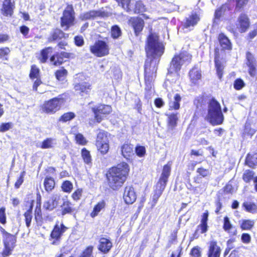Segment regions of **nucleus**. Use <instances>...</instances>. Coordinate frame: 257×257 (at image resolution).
Returning a JSON list of instances; mask_svg holds the SVG:
<instances>
[{"label":"nucleus","instance_id":"4","mask_svg":"<svg viewBox=\"0 0 257 257\" xmlns=\"http://www.w3.org/2000/svg\"><path fill=\"white\" fill-rule=\"evenodd\" d=\"M191 55L186 52H181L174 56L168 69V75L174 74L178 76V72L181 69L183 65H187L191 60Z\"/></svg>","mask_w":257,"mask_h":257},{"label":"nucleus","instance_id":"30","mask_svg":"<svg viewBox=\"0 0 257 257\" xmlns=\"http://www.w3.org/2000/svg\"><path fill=\"white\" fill-rule=\"evenodd\" d=\"M181 100V97L179 94H176L174 96L173 100H171L169 103L170 109L177 110L180 108V102Z\"/></svg>","mask_w":257,"mask_h":257},{"label":"nucleus","instance_id":"39","mask_svg":"<svg viewBox=\"0 0 257 257\" xmlns=\"http://www.w3.org/2000/svg\"><path fill=\"white\" fill-rule=\"evenodd\" d=\"M243 206L249 212L254 213L257 211V206L253 203L245 202L243 203Z\"/></svg>","mask_w":257,"mask_h":257},{"label":"nucleus","instance_id":"47","mask_svg":"<svg viewBox=\"0 0 257 257\" xmlns=\"http://www.w3.org/2000/svg\"><path fill=\"white\" fill-rule=\"evenodd\" d=\"M190 257H201V250L199 246H195L192 248L190 253Z\"/></svg>","mask_w":257,"mask_h":257},{"label":"nucleus","instance_id":"37","mask_svg":"<svg viewBox=\"0 0 257 257\" xmlns=\"http://www.w3.org/2000/svg\"><path fill=\"white\" fill-rule=\"evenodd\" d=\"M52 48L48 47L42 50L40 60L42 63H45L48 58L49 54L52 52Z\"/></svg>","mask_w":257,"mask_h":257},{"label":"nucleus","instance_id":"20","mask_svg":"<svg viewBox=\"0 0 257 257\" xmlns=\"http://www.w3.org/2000/svg\"><path fill=\"white\" fill-rule=\"evenodd\" d=\"M220 253L221 249L217 242L214 240L210 241L207 253L208 257H220Z\"/></svg>","mask_w":257,"mask_h":257},{"label":"nucleus","instance_id":"35","mask_svg":"<svg viewBox=\"0 0 257 257\" xmlns=\"http://www.w3.org/2000/svg\"><path fill=\"white\" fill-rule=\"evenodd\" d=\"M159 187V189L156 190L152 197V206L154 207L156 205L159 198L162 194L164 189L162 188V186L161 185L158 186Z\"/></svg>","mask_w":257,"mask_h":257},{"label":"nucleus","instance_id":"11","mask_svg":"<svg viewBox=\"0 0 257 257\" xmlns=\"http://www.w3.org/2000/svg\"><path fill=\"white\" fill-rule=\"evenodd\" d=\"M92 109L94 114L95 119L98 122H100L104 119L105 115L109 114L112 111L111 106L105 104H99L93 107Z\"/></svg>","mask_w":257,"mask_h":257},{"label":"nucleus","instance_id":"13","mask_svg":"<svg viewBox=\"0 0 257 257\" xmlns=\"http://www.w3.org/2000/svg\"><path fill=\"white\" fill-rule=\"evenodd\" d=\"M60 197V193H53L48 200L44 202L43 208L49 211L53 210L58 206Z\"/></svg>","mask_w":257,"mask_h":257},{"label":"nucleus","instance_id":"64","mask_svg":"<svg viewBox=\"0 0 257 257\" xmlns=\"http://www.w3.org/2000/svg\"><path fill=\"white\" fill-rule=\"evenodd\" d=\"M246 58L247 59L246 64L255 63V60L253 55L249 52H247L246 53Z\"/></svg>","mask_w":257,"mask_h":257},{"label":"nucleus","instance_id":"12","mask_svg":"<svg viewBox=\"0 0 257 257\" xmlns=\"http://www.w3.org/2000/svg\"><path fill=\"white\" fill-rule=\"evenodd\" d=\"M16 241V239L14 235L8 233L5 234L4 239L5 248L2 254L3 257H7L11 254Z\"/></svg>","mask_w":257,"mask_h":257},{"label":"nucleus","instance_id":"8","mask_svg":"<svg viewBox=\"0 0 257 257\" xmlns=\"http://www.w3.org/2000/svg\"><path fill=\"white\" fill-rule=\"evenodd\" d=\"M90 51L94 56L102 57L109 54V48L106 42L98 40L93 45L90 46Z\"/></svg>","mask_w":257,"mask_h":257},{"label":"nucleus","instance_id":"62","mask_svg":"<svg viewBox=\"0 0 257 257\" xmlns=\"http://www.w3.org/2000/svg\"><path fill=\"white\" fill-rule=\"evenodd\" d=\"M241 241L244 243H248L251 240V237L248 233H243L241 237Z\"/></svg>","mask_w":257,"mask_h":257},{"label":"nucleus","instance_id":"56","mask_svg":"<svg viewBox=\"0 0 257 257\" xmlns=\"http://www.w3.org/2000/svg\"><path fill=\"white\" fill-rule=\"evenodd\" d=\"M245 85L244 81L240 78L236 79L234 82V87L236 90H240Z\"/></svg>","mask_w":257,"mask_h":257},{"label":"nucleus","instance_id":"63","mask_svg":"<svg viewBox=\"0 0 257 257\" xmlns=\"http://www.w3.org/2000/svg\"><path fill=\"white\" fill-rule=\"evenodd\" d=\"M75 44L77 46H82L84 44V40L82 36H77L74 38Z\"/></svg>","mask_w":257,"mask_h":257},{"label":"nucleus","instance_id":"46","mask_svg":"<svg viewBox=\"0 0 257 257\" xmlns=\"http://www.w3.org/2000/svg\"><path fill=\"white\" fill-rule=\"evenodd\" d=\"M121 34L120 29L117 26H114L111 28V34L114 39L118 38Z\"/></svg>","mask_w":257,"mask_h":257},{"label":"nucleus","instance_id":"27","mask_svg":"<svg viewBox=\"0 0 257 257\" xmlns=\"http://www.w3.org/2000/svg\"><path fill=\"white\" fill-rule=\"evenodd\" d=\"M132 24L137 35L142 30L144 27V21L140 18H134L132 20Z\"/></svg>","mask_w":257,"mask_h":257},{"label":"nucleus","instance_id":"34","mask_svg":"<svg viewBox=\"0 0 257 257\" xmlns=\"http://www.w3.org/2000/svg\"><path fill=\"white\" fill-rule=\"evenodd\" d=\"M254 225V220L250 219L242 220L240 223V227L242 230H250Z\"/></svg>","mask_w":257,"mask_h":257},{"label":"nucleus","instance_id":"16","mask_svg":"<svg viewBox=\"0 0 257 257\" xmlns=\"http://www.w3.org/2000/svg\"><path fill=\"white\" fill-rule=\"evenodd\" d=\"M171 164L168 163L163 167L162 172L157 186L161 185L165 189L168 182V179L170 175Z\"/></svg>","mask_w":257,"mask_h":257},{"label":"nucleus","instance_id":"5","mask_svg":"<svg viewBox=\"0 0 257 257\" xmlns=\"http://www.w3.org/2000/svg\"><path fill=\"white\" fill-rule=\"evenodd\" d=\"M107 132L99 130L98 133L95 141V146L97 150L102 155H105L109 149V139Z\"/></svg>","mask_w":257,"mask_h":257},{"label":"nucleus","instance_id":"6","mask_svg":"<svg viewBox=\"0 0 257 257\" xmlns=\"http://www.w3.org/2000/svg\"><path fill=\"white\" fill-rule=\"evenodd\" d=\"M122 8L130 13L139 14L143 12L144 6L141 2H137L135 4L131 0H115Z\"/></svg>","mask_w":257,"mask_h":257},{"label":"nucleus","instance_id":"18","mask_svg":"<svg viewBox=\"0 0 257 257\" xmlns=\"http://www.w3.org/2000/svg\"><path fill=\"white\" fill-rule=\"evenodd\" d=\"M237 28L240 33H244L247 31L249 26V19L245 14H241L238 18Z\"/></svg>","mask_w":257,"mask_h":257},{"label":"nucleus","instance_id":"55","mask_svg":"<svg viewBox=\"0 0 257 257\" xmlns=\"http://www.w3.org/2000/svg\"><path fill=\"white\" fill-rule=\"evenodd\" d=\"M26 172L25 171H23L21 173L19 178L18 179L17 181L15 184V187L16 188L18 189L20 188V186L24 182V177L25 176Z\"/></svg>","mask_w":257,"mask_h":257},{"label":"nucleus","instance_id":"49","mask_svg":"<svg viewBox=\"0 0 257 257\" xmlns=\"http://www.w3.org/2000/svg\"><path fill=\"white\" fill-rule=\"evenodd\" d=\"M75 140L77 144L82 146L85 145L87 143L86 139L80 133L76 135Z\"/></svg>","mask_w":257,"mask_h":257},{"label":"nucleus","instance_id":"29","mask_svg":"<svg viewBox=\"0 0 257 257\" xmlns=\"http://www.w3.org/2000/svg\"><path fill=\"white\" fill-rule=\"evenodd\" d=\"M102 16V13L99 11H91L81 15V17L83 20L92 19L97 17Z\"/></svg>","mask_w":257,"mask_h":257},{"label":"nucleus","instance_id":"32","mask_svg":"<svg viewBox=\"0 0 257 257\" xmlns=\"http://www.w3.org/2000/svg\"><path fill=\"white\" fill-rule=\"evenodd\" d=\"M64 33L59 29H55L52 33L51 36L49 38L48 41L52 42L59 40L64 37Z\"/></svg>","mask_w":257,"mask_h":257},{"label":"nucleus","instance_id":"2","mask_svg":"<svg viewBox=\"0 0 257 257\" xmlns=\"http://www.w3.org/2000/svg\"><path fill=\"white\" fill-rule=\"evenodd\" d=\"M207 119L213 125H219L223 121L220 104L214 98L211 99L208 103Z\"/></svg>","mask_w":257,"mask_h":257},{"label":"nucleus","instance_id":"41","mask_svg":"<svg viewBox=\"0 0 257 257\" xmlns=\"http://www.w3.org/2000/svg\"><path fill=\"white\" fill-rule=\"evenodd\" d=\"M246 163L250 167H251L252 165L257 164V153L252 156L249 154H248L246 158Z\"/></svg>","mask_w":257,"mask_h":257},{"label":"nucleus","instance_id":"14","mask_svg":"<svg viewBox=\"0 0 257 257\" xmlns=\"http://www.w3.org/2000/svg\"><path fill=\"white\" fill-rule=\"evenodd\" d=\"M199 15L195 12H192L191 14L187 17L184 23V27L191 30L200 21Z\"/></svg>","mask_w":257,"mask_h":257},{"label":"nucleus","instance_id":"19","mask_svg":"<svg viewBox=\"0 0 257 257\" xmlns=\"http://www.w3.org/2000/svg\"><path fill=\"white\" fill-rule=\"evenodd\" d=\"M14 8V1L5 0L1 10L2 14L5 16H11L13 13Z\"/></svg>","mask_w":257,"mask_h":257},{"label":"nucleus","instance_id":"24","mask_svg":"<svg viewBox=\"0 0 257 257\" xmlns=\"http://www.w3.org/2000/svg\"><path fill=\"white\" fill-rule=\"evenodd\" d=\"M106 206V201L104 200H102L98 202L94 206L92 211L90 213L91 217L94 218L97 216L99 212L101 211H103Z\"/></svg>","mask_w":257,"mask_h":257},{"label":"nucleus","instance_id":"40","mask_svg":"<svg viewBox=\"0 0 257 257\" xmlns=\"http://www.w3.org/2000/svg\"><path fill=\"white\" fill-rule=\"evenodd\" d=\"M26 224L27 227H29L31 225V220L32 219V206L25 213Z\"/></svg>","mask_w":257,"mask_h":257},{"label":"nucleus","instance_id":"26","mask_svg":"<svg viewBox=\"0 0 257 257\" xmlns=\"http://www.w3.org/2000/svg\"><path fill=\"white\" fill-rule=\"evenodd\" d=\"M178 113H168V126L169 130H173L177 125L178 119Z\"/></svg>","mask_w":257,"mask_h":257},{"label":"nucleus","instance_id":"54","mask_svg":"<svg viewBox=\"0 0 257 257\" xmlns=\"http://www.w3.org/2000/svg\"><path fill=\"white\" fill-rule=\"evenodd\" d=\"M7 222L6 208L4 207L0 208V223L4 225Z\"/></svg>","mask_w":257,"mask_h":257},{"label":"nucleus","instance_id":"25","mask_svg":"<svg viewBox=\"0 0 257 257\" xmlns=\"http://www.w3.org/2000/svg\"><path fill=\"white\" fill-rule=\"evenodd\" d=\"M112 247L111 241L105 238H101L99 240L98 249L103 253H107Z\"/></svg>","mask_w":257,"mask_h":257},{"label":"nucleus","instance_id":"1","mask_svg":"<svg viewBox=\"0 0 257 257\" xmlns=\"http://www.w3.org/2000/svg\"><path fill=\"white\" fill-rule=\"evenodd\" d=\"M130 171L126 163L122 162L111 168L107 174L108 185L113 190H118L125 181Z\"/></svg>","mask_w":257,"mask_h":257},{"label":"nucleus","instance_id":"33","mask_svg":"<svg viewBox=\"0 0 257 257\" xmlns=\"http://www.w3.org/2000/svg\"><path fill=\"white\" fill-rule=\"evenodd\" d=\"M44 185L45 190L47 192H50L54 188L55 186V182L51 177H46L44 182Z\"/></svg>","mask_w":257,"mask_h":257},{"label":"nucleus","instance_id":"36","mask_svg":"<svg viewBox=\"0 0 257 257\" xmlns=\"http://www.w3.org/2000/svg\"><path fill=\"white\" fill-rule=\"evenodd\" d=\"M81 156L85 163L89 164L91 163L92 159L90 152L88 151L86 148H83L82 149Z\"/></svg>","mask_w":257,"mask_h":257},{"label":"nucleus","instance_id":"44","mask_svg":"<svg viewBox=\"0 0 257 257\" xmlns=\"http://www.w3.org/2000/svg\"><path fill=\"white\" fill-rule=\"evenodd\" d=\"M63 59L64 58L58 54H57L56 55L51 57L50 61L53 63L54 65H60L63 63L64 61Z\"/></svg>","mask_w":257,"mask_h":257},{"label":"nucleus","instance_id":"3","mask_svg":"<svg viewBox=\"0 0 257 257\" xmlns=\"http://www.w3.org/2000/svg\"><path fill=\"white\" fill-rule=\"evenodd\" d=\"M148 57L154 58L160 57L164 52L163 44L159 41V36L155 33H151L148 38L146 47Z\"/></svg>","mask_w":257,"mask_h":257},{"label":"nucleus","instance_id":"58","mask_svg":"<svg viewBox=\"0 0 257 257\" xmlns=\"http://www.w3.org/2000/svg\"><path fill=\"white\" fill-rule=\"evenodd\" d=\"M247 65L248 67V73L249 75L252 77L254 76L256 74V68L255 63L247 64Z\"/></svg>","mask_w":257,"mask_h":257},{"label":"nucleus","instance_id":"9","mask_svg":"<svg viewBox=\"0 0 257 257\" xmlns=\"http://www.w3.org/2000/svg\"><path fill=\"white\" fill-rule=\"evenodd\" d=\"M64 101L61 96L52 98L44 103L42 107L43 111L46 113H54L60 109Z\"/></svg>","mask_w":257,"mask_h":257},{"label":"nucleus","instance_id":"42","mask_svg":"<svg viewBox=\"0 0 257 257\" xmlns=\"http://www.w3.org/2000/svg\"><path fill=\"white\" fill-rule=\"evenodd\" d=\"M61 188L64 192L69 193L73 189V184L69 181H65L63 182Z\"/></svg>","mask_w":257,"mask_h":257},{"label":"nucleus","instance_id":"51","mask_svg":"<svg viewBox=\"0 0 257 257\" xmlns=\"http://www.w3.org/2000/svg\"><path fill=\"white\" fill-rule=\"evenodd\" d=\"M135 152L138 156L143 157L146 154V148L142 146H137L136 147Z\"/></svg>","mask_w":257,"mask_h":257},{"label":"nucleus","instance_id":"21","mask_svg":"<svg viewBox=\"0 0 257 257\" xmlns=\"http://www.w3.org/2000/svg\"><path fill=\"white\" fill-rule=\"evenodd\" d=\"M200 70L197 67L193 68L189 72V77L191 82L196 84L201 78Z\"/></svg>","mask_w":257,"mask_h":257},{"label":"nucleus","instance_id":"60","mask_svg":"<svg viewBox=\"0 0 257 257\" xmlns=\"http://www.w3.org/2000/svg\"><path fill=\"white\" fill-rule=\"evenodd\" d=\"M151 64H149L148 62L147 61L146 62L145 65V79L146 81H149L150 80V77H149V73H150V68H149Z\"/></svg>","mask_w":257,"mask_h":257},{"label":"nucleus","instance_id":"52","mask_svg":"<svg viewBox=\"0 0 257 257\" xmlns=\"http://www.w3.org/2000/svg\"><path fill=\"white\" fill-rule=\"evenodd\" d=\"M75 114L73 112H70L65 113L61 116V117L60 118V120L62 121L63 122H66L73 118Z\"/></svg>","mask_w":257,"mask_h":257},{"label":"nucleus","instance_id":"15","mask_svg":"<svg viewBox=\"0 0 257 257\" xmlns=\"http://www.w3.org/2000/svg\"><path fill=\"white\" fill-rule=\"evenodd\" d=\"M123 198L125 203L133 204L136 200L137 196L134 188L132 186H126L124 189Z\"/></svg>","mask_w":257,"mask_h":257},{"label":"nucleus","instance_id":"17","mask_svg":"<svg viewBox=\"0 0 257 257\" xmlns=\"http://www.w3.org/2000/svg\"><path fill=\"white\" fill-rule=\"evenodd\" d=\"M66 229L67 228L63 223H61L60 226L58 224H56L55 225L51 233V237L56 240L53 242V244H55L57 243V241L60 238L61 236L66 231Z\"/></svg>","mask_w":257,"mask_h":257},{"label":"nucleus","instance_id":"10","mask_svg":"<svg viewBox=\"0 0 257 257\" xmlns=\"http://www.w3.org/2000/svg\"><path fill=\"white\" fill-rule=\"evenodd\" d=\"M84 76L79 74L78 77L75 78L74 84V89L77 93L81 95L83 93L88 94L91 90V84L87 81H83Z\"/></svg>","mask_w":257,"mask_h":257},{"label":"nucleus","instance_id":"45","mask_svg":"<svg viewBox=\"0 0 257 257\" xmlns=\"http://www.w3.org/2000/svg\"><path fill=\"white\" fill-rule=\"evenodd\" d=\"M254 173L250 170H246L243 175V179L245 182H250L253 178Z\"/></svg>","mask_w":257,"mask_h":257},{"label":"nucleus","instance_id":"38","mask_svg":"<svg viewBox=\"0 0 257 257\" xmlns=\"http://www.w3.org/2000/svg\"><path fill=\"white\" fill-rule=\"evenodd\" d=\"M214 61L217 76L218 78L221 79L223 75V66L220 61L217 59L216 57H215Z\"/></svg>","mask_w":257,"mask_h":257},{"label":"nucleus","instance_id":"7","mask_svg":"<svg viewBox=\"0 0 257 257\" xmlns=\"http://www.w3.org/2000/svg\"><path fill=\"white\" fill-rule=\"evenodd\" d=\"M74 11L72 5H68L63 12L61 18V26L64 30H67L74 24Z\"/></svg>","mask_w":257,"mask_h":257},{"label":"nucleus","instance_id":"31","mask_svg":"<svg viewBox=\"0 0 257 257\" xmlns=\"http://www.w3.org/2000/svg\"><path fill=\"white\" fill-rule=\"evenodd\" d=\"M74 211V209L72 207V204L67 199L63 200L62 206V215H65L66 214L71 213Z\"/></svg>","mask_w":257,"mask_h":257},{"label":"nucleus","instance_id":"61","mask_svg":"<svg viewBox=\"0 0 257 257\" xmlns=\"http://www.w3.org/2000/svg\"><path fill=\"white\" fill-rule=\"evenodd\" d=\"M82 190L81 189H78L72 195V197L75 200H79L82 195Z\"/></svg>","mask_w":257,"mask_h":257},{"label":"nucleus","instance_id":"53","mask_svg":"<svg viewBox=\"0 0 257 257\" xmlns=\"http://www.w3.org/2000/svg\"><path fill=\"white\" fill-rule=\"evenodd\" d=\"M39 74V69L35 66L33 65L31 67L30 77L31 79L38 78Z\"/></svg>","mask_w":257,"mask_h":257},{"label":"nucleus","instance_id":"57","mask_svg":"<svg viewBox=\"0 0 257 257\" xmlns=\"http://www.w3.org/2000/svg\"><path fill=\"white\" fill-rule=\"evenodd\" d=\"M93 247L88 246L82 252L80 257H91Z\"/></svg>","mask_w":257,"mask_h":257},{"label":"nucleus","instance_id":"48","mask_svg":"<svg viewBox=\"0 0 257 257\" xmlns=\"http://www.w3.org/2000/svg\"><path fill=\"white\" fill-rule=\"evenodd\" d=\"M13 126V123L11 122L2 123L0 125V132L4 133L11 129Z\"/></svg>","mask_w":257,"mask_h":257},{"label":"nucleus","instance_id":"50","mask_svg":"<svg viewBox=\"0 0 257 257\" xmlns=\"http://www.w3.org/2000/svg\"><path fill=\"white\" fill-rule=\"evenodd\" d=\"M232 227V225L227 216L224 217L223 228L225 231L229 232V231Z\"/></svg>","mask_w":257,"mask_h":257},{"label":"nucleus","instance_id":"23","mask_svg":"<svg viewBox=\"0 0 257 257\" xmlns=\"http://www.w3.org/2000/svg\"><path fill=\"white\" fill-rule=\"evenodd\" d=\"M218 41L222 49L227 50L231 49V43L229 39L223 33H221L219 35Z\"/></svg>","mask_w":257,"mask_h":257},{"label":"nucleus","instance_id":"43","mask_svg":"<svg viewBox=\"0 0 257 257\" xmlns=\"http://www.w3.org/2000/svg\"><path fill=\"white\" fill-rule=\"evenodd\" d=\"M67 74V71L66 70L61 69L56 71V77L58 80L63 81L66 78Z\"/></svg>","mask_w":257,"mask_h":257},{"label":"nucleus","instance_id":"22","mask_svg":"<svg viewBox=\"0 0 257 257\" xmlns=\"http://www.w3.org/2000/svg\"><path fill=\"white\" fill-rule=\"evenodd\" d=\"M133 149V145L125 143L121 147V155L126 160H128L134 155Z\"/></svg>","mask_w":257,"mask_h":257},{"label":"nucleus","instance_id":"28","mask_svg":"<svg viewBox=\"0 0 257 257\" xmlns=\"http://www.w3.org/2000/svg\"><path fill=\"white\" fill-rule=\"evenodd\" d=\"M56 144L57 141L55 139L48 138L42 142L40 148L42 149H51L54 148Z\"/></svg>","mask_w":257,"mask_h":257},{"label":"nucleus","instance_id":"59","mask_svg":"<svg viewBox=\"0 0 257 257\" xmlns=\"http://www.w3.org/2000/svg\"><path fill=\"white\" fill-rule=\"evenodd\" d=\"M197 172L203 177H206L210 174L209 170L203 168H198L197 170Z\"/></svg>","mask_w":257,"mask_h":257}]
</instances>
